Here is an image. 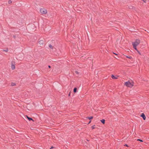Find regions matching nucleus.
Wrapping results in <instances>:
<instances>
[{
    "label": "nucleus",
    "instance_id": "obj_1",
    "mask_svg": "<svg viewBox=\"0 0 149 149\" xmlns=\"http://www.w3.org/2000/svg\"><path fill=\"white\" fill-rule=\"evenodd\" d=\"M124 85L128 87L132 88L134 86V82L132 81H128L125 82Z\"/></svg>",
    "mask_w": 149,
    "mask_h": 149
},
{
    "label": "nucleus",
    "instance_id": "obj_7",
    "mask_svg": "<svg viewBox=\"0 0 149 149\" xmlns=\"http://www.w3.org/2000/svg\"><path fill=\"white\" fill-rule=\"evenodd\" d=\"M39 43L40 45H43V43H44V41L43 40H40L39 41Z\"/></svg>",
    "mask_w": 149,
    "mask_h": 149
},
{
    "label": "nucleus",
    "instance_id": "obj_8",
    "mask_svg": "<svg viewBox=\"0 0 149 149\" xmlns=\"http://www.w3.org/2000/svg\"><path fill=\"white\" fill-rule=\"evenodd\" d=\"M101 122L103 124H104L105 123V120L103 119L101 120Z\"/></svg>",
    "mask_w": 149,
    "mask_h": 149
},
{
    "label": "nucleus",
    "instance_id": "obj_9",
    "mask_svg": "<svg viewBox=\"0 0 149 149\" xmlns=\"http://www.w3.org/2000/svg\"><path fill=\"white\" fill-rule=\"evenodd\" d=\"M27 118H28V119L29 120V121H30L31 120H32L33 121L32 118H31L29 117L28 116H27Z\"/></svg>",
    "mask_w": 149,
    "mask_h": 149
},
{
    "label": "nucleus",
    "instance_id": "obj_16",
    "mask_svg": "<svg viewBox=\"0 0 149 149\" xmlns=\"http://www.w3.org/2000/svg\"><path fill=\"white\" fill-rule=\"evenodd\" d=\"M91 128L92 129H95V125H94L92 126Z\"/></svg>",
    "mask_w": 149,
    "mask_h": 149
},
{
    "label": "nucleus",
    "instance_id": "obj_18",
    "mask_svg": "<svg viewBox=\"0 0 149 149\" xmlns=\"http://www.w3.org/2000/svg\"><path fill=\"white\" fill-rule=\"evenodd\" d=\"M143 2L146 3V0H142Z\"/></svg>",
    "mask_w": 149,
    "mask_h": 149
},
{
    "label": "nucleus",
    "instance_id": "obj_25",
    "mask_svg": "<svg viewBox=\"0 0 149 149\" xmlns=\"http://www.w3.org/2000/svg\"><path fill=\"white\" fill-rule=\"evenodd\" d=\"M91 122V121L90 122H89V123H90Z\"/></svg>",
    "mask_w": 149,
    "mask_h": 149
},
{
    "label": "nucleus",
    "instance_id": "obj_13",
    "mask_svg": "<svg viewBox=\"0 0 149 149\" xmlns=\"http://www.w3.org/2000/svg\"><path fill=\"white\" fill-rule=\"evenodd\" d=\"M77 89L76 88H75L74 89V93H76L77 92Z\"/></svg>",
    "mask_w": 149,
    "mask_h": 149
},
{
    "label": "nucleus",
    "instance_id": "obj_23",
    "mask_svg": "<svg viewBox=\"0 0 149 149\" xmlns=\"http://www.w3.org/2000/svg\"><path fill=\"white\" fill-rule=\"evenodd\" d=\"M124 146H127V144H125Z\"/></svg>",
    "mask_w": 149,
    "mask_h": 149
},
{
    "label": "nucleus",
    "instance_id": "obj_20",
    "mask_svg": "<svg viewBox=\"0 0 149 149\" xmlns=\"http://www.w3.org/2000/svg\"><path fill=\"white\" fill-rule=\"evenodd\" d=\"M137 52L140 55L141 54V53H140V52H139L138 50V51H137Z\"/></svg>",
    "mask_w": 149,
    "mask_h": 149
},
{
    "label": "nucleus",
    "instance_id": "obj_14",
    "mask_svg": "<svg viewBox=\"0 0 149 149\" xmlns=\"http://www.w3.org/2000/svg\"><path fill=\"white\" fill-rule=\"evenodd\" d=\"M87 118H88L89 119H91L93 118V117L91 116L89 117H87Z\"/></svg>",
    "mask_w": 149,
    "mask_h": 149
},
{
    "label": "nucleus",
    "instance_id": "obj_12",
    "mask_svg": "<svg viewBox=\"0 0 149 149\" xmlns=\"http://www.w3.org/2000/svg\"><path fill=\"white\" fill-rule=\"evenodd\" d=\"M11 86H15L16 85V84L14 83H12L11 84Z\"/></svg>",
    "mask_w": 149,
    "mask_h": 149
},
{
    "label": "nucleus",
    "instance_id": "obj_3",
    "mask_svg": "<svg viewBox=\"0 0 149 149\" xmlns=\"http://www.w3.org/2000/svg\"><path fill=\"white\" fill-rule=\"evenodd\" d=\"M140 43V40L139 39L136 40L135 42L132 43L133 46H137Z\"/></svg>",
    "mask_w": 149,
    "mask_h": 149
},
{
    "label": "nucleus",
    "instance_id": "obj_21",
    "mask_svg": "<svg viewBox=\"0 0 149 149\" xmlns=\"http://www.w3.org/2000/svg\"><path fill=\"white\" fill-rule=\"evenodd\" d=\"M113 54H115V55H117V54H116V53H114V52H113Z\"/></svg>",
    "mask_w": 149,
    "mask_h": 149
},
{
    "label": "nucleus",
    "instance_id": "obj_11",
    "mask_svg": "<svg viewBox=\"0 0 149 149\" xmlns=\"http://www.w3.org/2000/svg\"><path fill=\"white\" fill-rule=\"evenodd\" d=\"M134 48L136 51H138V50L137 49L136 47L137 46H133Z\"/></svg>",
    "mask_w": 149,
    "mask_h": 149
},
{
    "label": "nucleus",
    "instance_id": "obj_4",
    "mask_svg": "<svg viewBox=\"0 0 149 149\" xmlns=\"http://www.w3.org/2000/svg\"><path fill=\"white\" fill-rule=\"evenodd\" d=\"M11 68L12 70H14L15 68V63L14 62H11Z\"/></svg>",
    "mask_w": 149,
    "mask_h": 149
},
{
    "label": "nucleus",
    "instance_id": "obj_19",
    "mask_svg": "<svg viewBox=\"0 0 149 149\" xmlns=\"http://www.w3.org/2000/svg\"><path fill=\"white\" fill-rule=\"evenodd\" d=\"M11 2H11V1L10 0L9 1H8V3H11Z\"/></svg>",
    "mask_w": 149,
    "mask_h": 149
},
{
    "label": "nucleus",
    "instance_id": "obj_2",
    "mask_svg": "<svg viewBox=\"0 0 149 149\" xmlns=\"http://www.w3.org/2000/svg\"><path fill=\"white\" fill-rule=\"evenodd\" d=\"M47 11L46 9L44 8H40V13L42 15H44L47 14Z\"/></svg>",
    "mask_w": 149,
    "mask_h": 149
},
{
    "label": "nucleus",
    "instance_id": "obj_6",
    "mask_svg": "<svg viewBox=\"0 0 149 149\" xmlns=\"http://www.w3.org/2000/svg\"><path fill=\"white\" fill-rule=\"evenodd\" d=\"M111 78L113 79H116L118 78V76H114L113 75H112L111 76Z\"/></svg>",
    "mask_w": 149,
    "mask_h": 149
},
{
    "label": "nucleus",
    "instance_id": "obj_15",
    "mask_svg": "<svg viewBox=\"0 0 149 149\" xmlns=\"http://www.w3.org/2000/svg\"><path fill=\"white\" fill-rule=\"evenodd\" d=\"M49 47L51 49H53V47L51 45H49Z\"/></svg>",
    "mask_w": 149,
    "mask_h": 149
},
{
    "label": "nucleus",
    "instance_id": "obj_5",
    "mask_svg": "<svg viewBox=\"0 0 149 149\" xmlns=\"http://www.w3.org/2000/svg\"><path fill=\"white\" fill-rule=\"evenodd\" d=\"M141 117L144 120H145L146 119V117L145 116L144 114L143 113L141 114Z\"/></svg>",
    "mask_w": 149,
    "mask_h": 149
},
{
    "label": "nucleus",
    "instance_id": "obj_24",
    "mask_svg": "<svg viewBox=\"0 0 149 149\" xmlns=\"http://www.w3.org/2000/svg\"><path fill=\"white\" fill-rule=\"evenodd\" d=\"M48 67H49V68H50V66H49H49H48Z\"/></svg>",
    "mask_w": 149,
    "mask_h": 149
},
{
    "label": "nucleus",
    "instance_id": "obj_17",
    "mask_svg": "<svg viewBox=\"0 0 149 149\" xmlns=\"http://www.w3.org/2000/svg\"><path fill=\"white\" fill-rule=\"evenodd\" d=\"M137 140V141H140L141 142H143V141L142 140H141V139H138Z\"/></svg>",
    "mask_w": 149,
    "mask_h": 149
},
{
    "label": "nucleus",
    "instance_id": "obj_22",
    "mask_svg": "<svg viewBox=\"0 0 149 149\" xmlns=\"http://www.w3.org/2000/svg\"><path fill=\"white\" fill-rule=\"evenodd\" d=\"M4 51L5 52H7L8 51V49H7L6 50H4Z\"/></svg>",
    "mask_w": 149,
    "mask_h": 149
},
{
    "label": "nucleus",
    "instance_id": "obj_10",
    "mask_svg": "<svg viewBox=\"0 0 149 149\" xmlns=\"http://www.w3.org/2000/svg\"><path fill=\"white\" fill-rule=\"evenodd\" d=\"M126 57L127 58H129V59H131L132 58V57L130 56H126Z\"/></svg>",
    "mask_w": 149,
    "mask_h": 149
}]
</instances>
